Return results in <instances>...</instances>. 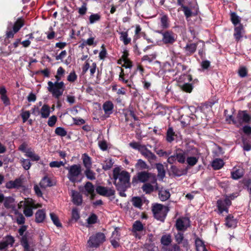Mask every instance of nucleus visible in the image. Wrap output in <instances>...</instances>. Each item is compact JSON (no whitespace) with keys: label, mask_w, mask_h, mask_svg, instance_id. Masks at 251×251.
Segmentation results:
<instances>
[{"label":"nucleus","mask_w":251,"mask_h":251,"mask_svg":"<svg viewBox=\"0 0 251 251\" xmlns=\"http://www.w3.org/2000/svg\"><path fill=\"white\" fill-rule=\"evenodd\" d=\"M113 177L118 190L124 191L129 186L130 175L126 171L116 168L113 170Z\"/></svg>","instance_id":"nucleus-1"},{"label":"nucleus","mask_w":251,"mask_h":251,"mask_svg":"<svg viewBox=\"0 0 251 251\" xmlns=\"http://www.w3.org/2000/svg\"><path fill=\"white\" fill-rule=\"evenodd\" d=\"M226 121L229 123L232 121L234 125L239 127L244 124H251V115L246 110H240L235 119L230 115L226 117Z\"/></svg>","instance_id":"nucleus-2"},{"label":"nucleus","mask_w":251,"mask_h":251,"mask_svg":"<svg viewBox=\"0 0 251 251\" xmlns=\"http://www.w3.org/2000/svg\"><path fill=\"white\" fill-rule=\"evenodd\" d=\"M68 170L67 177L72 183L80 182L82 179V168L80 164H74L66 168Z\"/></svg>","instance_id":"nucleus-3"},{"label":"nucleus","mask_w":251,"mask_h":251,"mask_svg":"<svg viewBox=\"0 0 251 251\" xmlns=\"http://www.w3.org/2000/svg\"><path fill=\"white\" fill-rule=\"evenodd\" d=\"M48 90L52 94L53 97L59 99L62 96L65 89L64 83L63 81H55L48 82Z\"/></svg>","instance_id":"nucleus-4"},{"label":"nucleus","mask_w":251,"mask_h":251,"mask_svg":"<svg viewBox=\"0 0 251 251\" xmlns=\"http://www.w3.org/2000/svg\"><path fill=\"white\" fill-rule=\"evenodd\" d=\"M23 205L24 206V213L27 217H31L33 215V209L42 207L41 204L36 203L34 200L29 198L24 201H21L19 204V207H20Z\"/></svg>","instance_id":"nucleus-5"},{"label":"nucleus","mask_w":251,"mask_h":251,"mask_svg":"<svg viewBox=\"0 0 251 251\" xmlns=\"http://www.w3.org/2000/svg\"><path fill=\"white\" fill-rule=\"evenodd\" d=\"M189 152V149L182 150L177 149L174 155L168 157L167 162L170 164L175 163L177 161L179 163L184 164L186 162L187 156Z\"/></svg>","instance_id":"nucleus-6"},{"label":"nucleus","mask_w":251,"mask_h":251,"mask_svg":"<svg viewBox=\"0 0 251 251\" xmlns=\"http://www.w3.org/2000/svg\"><path fill=\"white\" fill-rule=\"evenodd\" d=\"M152 211L154 217L161 221H163L169 211L167 207L161 204H155L152 207Z\"/></svg>","instance_id":"nucleus-7"},{"label":"nucleus","mask_w":251,"mask_h":251,"mask_svg":"<svg viewBox=\"0 0 251 251\" xmlns=\"http://www.w3.org/2000/svg\"><path fill=\"white\" fill-rule=\"evenodd\" d=\"M105 240V236L103 233L98 232L89 237L87 242L90 248H97Z\"/></svg>","instance_id":"nucleus-8"},{"label":"nucleus","mask_w":251,"mask_h":251,"mask_svg":"<svg viewBox=\"0 0 251 251\" xmlns=\"http://www.w3.org/2000/svg\"><path fill=\"white\" fill-rule=\"evenodd\" d=\"M201 154L199 150L194 147L189 149V152L187 156L186 162L190 166H194L198 162Z\"/></svg>","instance_id":"nucleus-9"},{"label":"nucleus","mask_w":251,"mask_h":251,"mask_svg":"<svg viewBox=\"0 0 251 251\" xmlns=\"http://www.w3.org/2000/svg\"><path fill=\"white\" fill-rule=\"evenodd\" d=\"M96 63L91 59H88L82 67V72L84 74L89 70L90 76L93 77L96 73Z\"/></svg>","instance_id":"nucleus-10"},{"label":"nucleus","mask_w":251,"mask_h":251,"mask_svg":"<svg viewBox=\"0 0 251 251\" xmlns=\"http://www.w3.org/2000/svg\"><path fill=\"white\" fill-rule=\"evenodd\" d=\"M162 36V42L165 44H173L176 40L177 36L171 31L160 32Z\"/></svg>","instance_id":"nucleus-11"},{"label":"nucleus","mask_w":251,"mask_h":251,"mask_svg":"<svg viewBox=\"0 0 251 251\" xmlns=\"http://www.w3.org/2000/svg\"><path fill=\"white\" fill-rule=\"evenodd\" d=\"M190 226L189 219L186 217L178 219L176 223V227L177 230L183 231Z\"/></svg>","instance_id":"nucleus-12"},{"label":"nucleus","mask_w":251,"mask_h":251,"mask_svg":"<svg viewBox=\"0 0 251 251\" xmlns=\"http://www.w3.org/2000/svg\"><path fill=\"white\" fill-rule=\"evenodd\" d=\"M174 238L177 245L181 244L184 248H187L189 246L188 241L184 238L182 231L178 230L176 232H175Z\"/></svg>","instance_id":"nucleus-13"},{"label":"nucleus","mask_w":251,"mask_h":251,"mask_svg":"<svg viewBox=\"0 0 251 251\" xmlns=\"http://www.w3.org/2000/svg\"><path fill=\"white\" fill-rule=\"evenodd\" d=\"M2 202L4 207L7 209H13L15 207V200L13 197H4L3 194L0 193V202Z\"/></svg>","instance_id":"nucleus-14"},{"label":"nucleus","mask_w":251,"mask_h":251,"mask_svg":"<svg viewBox=\"0 0 251 251\" xmlns=\"http://www.w3.org/2000/svg\"><path fill=\"white\" fill-rule=\"evenodd\" d=\"M144 230V226L139 221H136L132 226V232L133 235L138 239H140L142 235L141 232Z\"/></svg>","instance_id":"nucleus-15"},{"label":"nucleus","mask_w":251,"mask_h":251,"mask_svg":"<svg viewBox=\"0 0 251 251\" xmlns=\"http://www.w3.org/2000/svg\"><path fill=\"white\" fill-rule=\"evenodd\" d=\"M139 152L151 163L154 162L156 159L155 155L148 150L145 145H143Z\"/></svg>","instance_id":"nucleus-16"},{"label":"nucleus","mask_w":251,"mask_h":251,"mask_svg":"<svg viewBox=\"0 0 251 251\" xmlns=\"http://www.w3.org/2000/svg\"><path fill=\"white\" fill-rule=\"evenodd\" d=\"M96 190L99 194L103 196L110 197L115 194V191L113 189L101 186H97Z\"/></svg>","instance_id":"nucleus-17"},{"label":"nucleus","mask_w":251,"mask_h":251,"mask_svg":"<svg viewBox=\"0 0 251 251\" xmlns=\"http://www.w3.org/2000/svg\"><path fill=\"white\" fill-rule=\"evenodd\" d=\"M84 194L87 196L90 195L91 200L94 199L96 195L95 193V188L93 184L88 181L87 182L84 186Z\"/></svg>","instance_id":"nucleus-18"},{"label":"nucleus","mask_w":251,"mask_h":251,"mask_svg":"<svg viewBox=\"0 0 251 251\" xmlns=\"http://www.w3.org/2000/svg\"><path fill=\"white\" fill-rule=\"evenodd\" d=\"M142 189L144 192L146 194H150L154 190L158 189V187L156 181H154L151 183H145L142 187Z\"/></svg>","instance_id":"nucleus-19"},{"label":"nucleus","mask_w":251,"mask_h":251,"mask_svg":"<svg viewBox=\"0 0 251 251\" xmlns=\"http://www.w3.org/2000/svg\"><path fill=\"white\" fill-rule=\"evenodd\" d=\"M23 179L18 178L14 180H10L7 182L5 184V187L9 189H19L23 185Z\"/></svg>","instance_id":"nucleus-20"},{"label":"nucleus","mask_w":251,"mask_h":251,"mask_svg":"<svg viewBox=\"0 0 251 251\" xmlns=\"http://www.w3.org/2000/svg\"><path fill=\"white\" fill-rule=\"evenodd\" d=\"M231 204V201L228 199H226L224 200H218L217 201V206L220 213L224 211L227 212L228 206Z\"/></svg>","instance_id":"nucleus-21"},{"label":"nucleus","mask_w":251,"mask_h":251,"mask_svg":"<svg viewBox=\"0 0 251 251\" xmlns=\"http://www.w3.org/2000/svg\"><path fill=\"white\" fill-rule=\"evenodd\" d=\"M71 196L73 203L77 205L81 204L82 202V195L78 192L75 190H72Z\"/></svg>","instance_id":"nucleus-22"},{"label":"nucleus","mask_w":251,"mask_h":251,"mask_svg":"<svg viewBox=\"0 0 251 251\" xmlns=\"http://www.w3.org/2000/svg\"><path fill=\"white\" fill-rule=\"evenodd\" d=\"M120 233L117 229L112 232V236L110 238V242L114 248L119 246Z\"/></svg>","instance_id":"nucleus-23"},{"label":"nucleus","mask_w":251,"mask_h":251,"mask_svg":"<svg viewBox=\"0 0 251 251\" xmlns=\"http://www.w3.org/2000/svg\"><path fill=\"white\" fill-rule=\"evenodd\" d=\"M102 108L104 111L105 115L106 117H108L113 113L114 105L111 101H106L103 104Z\"/></svg>","instance_id":"nucleus-24"},{"label":"nucleus","mask_w":251,"mask_h":251,"mask_svg":"<svg viewBox=\"0 0 251 251\" xmlns=\"http://www.w3.org/2000/svg\"><path fill=\"white\" fill-rule=\"evenodd\" d=\"M244 170L242 168L234 167L231 172L232 178L234 179H238L242 177L244 175Z\"/></svg>","instance_id":"nucleus-25"},{"label":"nucleus","mask_w":251,"mask_h":251,"mask_svg":"<svg viewBox=\"0 0 251 251\" xmlns=\"http://www.w3.org/2000/svg\"><path fill=\"white\" fill-rule=\"evenodd\" d=\"M244 30L243 27L241 25L237 26L234 28V37L236 40L238 42L243 37Z\"/></svg>","instance_id":"nucleus-26"},{"label":"nucleus","mask_w":251,"mask_h":251,"mask_svg":"<svg viewBox=\"0 0 251 251\" xmlns=\"http://www.w3.org/2000/svg\"><path fill=\"white\" fill-rule=\"evenodd\" d=\"M7 91L4 86L0 87V99L3 101L4 104L6 106L10 104V101L6 96Z\"/></svg>","instance_id":"nucleus-27"},{"label":"nucleus","mask_w":251,"mask_h":251,"mask_svg":"<svg viewBox=\"0 0 251 251\" xmlns=\"http://www.w3.org/2000/svg\"><path fill=\"white\" fill-rule=\"evenodd\" d=\"M159 191L158 195L160 200L162 201L167 200L170 197V194L168 190H165L163 188L157 189Z\"/></svg>","instance_id":"nucleus-28"},{"label":"nucleus","mask_w":251,"mask_h":251,"mask_svg":"<svg viewBox=\"0 0 251 251\" xmlns=\"http://www.w3.org/2000/svg\"><path fill=\"white\" fill-rule=\"evenodd\" d=\"M35 221L37 223H42L45 219L46 213L45 211L43 210H38L35 214Z\"/></svg>","instance_id":"nucleus-29"},{"label":"nucleus","mask_w":251,"mask_h":251,"mask_svg":"<svg viewBox=\"0 0 251 251\" xmlns=\"http://www.w3.org/2000/svg\"><path fill=\"white\" fill-rule=\"evenodd\" d=\"M119 33L120 35V40L123 42L125 45H127L130 43L131 39L128 37L127 31H121Z\"/></svg>","instance_id":"nucleus-30"},{"label":"nucleus","mask_w":251,"mask_h":251,"mask_svg":"<svg viewBox=\"0 0 251 251\" xmlns=\"http://www.w3.org/2000/svg\"><path fill=\"white\" fill-rule=\"evenodd\" d=\"M237 223V220L231 215H229L226 218L225 225L228 227H236Z\"/></svg>","instance_id":"nucleus-31"},{"label":"nucleus","mask_w":251,"mask_h":251,"mask_svg":"<svg viewBox=\"0 0 251 251\" xmlns=\"http://www.w3.org/2000/svg\"><path fill=\"white\" fill-rule=\"evenodd\" d=\"M83 164L86 169L92 168V163L91 158L87 154L84 153L82 156Z\"/></svg>","instance_id":"nucleus-32"},{"label":"nucleus","mask_w":251,"mask_h":251,"mask_svg":"<svg viewBox=\"0 0 251 251\" xmlns=\"http://www.w3.org/2000/svg\"><path fill=\"white\" fill-rule=\"evenodd\" d=\"M197 44L191 43L187 44L184 47V50L186 54L191 55L193 54L196 50Z\"/></svg>","instance_id":"nucleus-33"},{"label":"nucleus","mask_w":251,"mask_h":251,"mask_svg":"<svg viewBox=\"0 0 251 251\" xmlns=\"http://www.w3.org/2000/svg\"><path fill=\"white\" fill-rule=\"evenodd\" d=\"M172 242V237L169 234L163 235L161 238V243L163 247H168Z\"/></svg>","instance_id":"nucleus-34"},{"label":"nucleus","mask_w":251,"mask_h":251,"mask_svg":"<svg viewBox=\"0 0 251 251\" xmlns=\"http://www.w3.org/2000/svg\"><path fill=\"white\" fill-rule=\"evenodd\" d=\"M39 113L43 118H48L50 114V107L47 104H44L42 107Z\"/></svg>","instance_id":"nucleus-35"},{"label":"nucleus","mask_w":251,"mask_h":251,"mask_svg":"<svg viewBox=\"0 0 251 251\" xmlns=\"http://www.w3.org/2000/svg\"><path fill=\"white\" fill-rule=\"evenodd\" d=\"M25 155L26 157L30 158L31 160L33 161H39L40 159V156L38 154H36L31 148H29V150L26 152Z\"/></svg>","instance_id":"nucleus-36"},{"label":"nucleus","mask_w":251,"mask_h":251,"mask_svg":"<svg viewBox=\"0 0 251 251\" xmlns=\"http://www.w3.org/2000/svg\"><path fill=\"white\" fill-rule=\"evenodd\" d=\"M156 166L158 172L157 176L160 179H162L165 176L164 166L161 163H158L156 164Z\"/></svg>","instance_id":"nucleus-37"},{"label":"nucleus","mask_w":251,"mask_h":251,"mask_svg":"<svg viewBox=\"0 0 251 251\" xmlns=\"http://www.w3.org/2000/svg\"><path fill=\"white\" fill-rule=\"evenodd\" d=\"M131 202L134 207L140 209L143 203L142 199L139 197H133L131 199Z\"/></svg>","instance_id":"nucleus-38"},{"label":"nucleus","mask_w":251,"mask_h":251,"mask_svg":"<svg viewBox=\"0 0 251 251\" xmlns=\"http://www.w3.org/2000/svg\"><path fill=\"white\" fill-rule=\"evenodd\" d=\"M224 163L221 159H215L212 163V166L214 170H219L224 166Z\"/></svg>","instance_id":"nucleus-39"},{"label":"nucleus","mask_w":251,"mask_h":251,"mask_svg":"<svg viewBox=\"0 0 251 251\" xmlns=\"http://www.w3.org/2000/svg\"><path fill=\"white\" fill-rule=\"evenodd\" d=\"M195 245L197 251H207L203 242L200 239H196Z\"/></svg>","instance_id":"nucleus-40"},{"label":"nucleus","mask_w":251,"mask_h":251,"mask_svg":"<svg viewBox=\"0 0 251 251\" xmlns=\"http://www.w3.org/2000/svg\"><path fill=\"white\" fill-rule=\"evenodd\" d=\"M175 133L172 127H169L167 131L166 140L168 142H172L174 140Z\"/></svg>","instance_id":"nucleus-41"},{"label":"nucleus","mask_w":251,"mask_h":251,"mask_svg":"<svg viewBox=\"0 0 251 251\" xmlns=\"http://www.w3.org/2000/svg\"><path fill=\"white\" fill-rule=\"evenodd\" d=\"M84 173L88 179L93 180L96 179V173L91 170V168L86 169Z\"/></svg>","instance_id":"nucleus-42"},{"label":"nucleus","mask_w":251,"mask_h":251,"mask_svg":"<svg viewBox=\"0 0 251 251\" xmlns=\"http://www.w3.org/2000/svg\"><path fill=\"white\" fill-rule=\"evenodd\" d=\"M114 162L111 158L106 159L102 163V169L104 170H108L112 168Z\"/></svg>","instance_id":"nucleus-43"},{"label":"nucleus","mask_w":251,"mask_h":251,"mask_svg":"<svg viewBox=\"0 0 251 251\" xmlns=\"http://www.w3.org/2000/svg\"><path fill=\"white\" fill-rule=\"evenodd\" d=\"M161 25L163 28H167L169 27L168 17L166 15H161L160 18Z\"/></svg>","instance_id":"nucleus-44"},{"label":"nucleus","mask_w":251,"mask_h":251,"mask_svg":"<svg viewBox=\"0 0 251 251\" xmlns=\"http://www.w3.org/2000/svg\"><path fill=\"white\" fill-rule=\"evenodd\" d=\"M50 215L52 222L56 226L61 227L62 226L58 216L55 213L51 212L50 213Z\"/></svg>","instance_id":"nucleus-45"},{"label":"nucleus","mask_w":251,"mask_h":251,"mask_svg":"<svg viewBox=\"0 0 251 251\" xmlns=\"http://www.w3.org/2000/svg\"><path fill=\"white\" fill-rule=\"evenodd\" d=\"M40 185L41 187L45 188L47 187L50 186L51 185V181L48 177H44L40 181Z\"/></svg>","instance_id":"nucleus-46"},{"label":"nucleus","mask_w":251,"mask_h":251,"mask_svg":"<svg viewBox=\"0 0 251 251\" xmlns=\"http://www.w3.org/2000/svg\"><path fill=\"white\" fill-rule=\"evenodd\" d=\"M136 169L138 170L147 169L148 166L146 163L142 159H139L135 165Z\"/></svg>","instance_id":"nucleus-47"},{"label":"nucleus","mask_w":251,"mask_h":251,"mask_svg":"<svg viewBox=\"0 0 251 251\" xmlns=\"http://www.w3.org/2000/svg\"><path fill=\"white\" fill-rule=\"evenodd\" d=\"M122 61L124 62L123 64H122L123 67H125L126 68H129L131 67V62L127 58V57L125 55H124L123 56V60H120L118 62V63L119 64H122Z\"/></svg>","instance_id":"nucleus-48"},{"label":"nucleus","mask_w":251,"mask_h":251,"mask_svg":"<svg viewBox=\"0 0 251 251\" xmlns=\"http://www.w3.org/2000/svg\"><path fill=\"white\" fill-rule=\"evenodd\" d=\"M149 177V174L145 172H141L138 175V179L142 182H145L147 181Z\"/></svg>","instance_id":"nucleus-49"},{"label":"nucleus","mask_w":251,"mask_h":251,"mask_svg":"<svg viewBox=\"0 0 251 251\" xmlns=\"http://www.w3.org/2000/svg\"><path fill=\"white\" fill-rule=\"evenodd\" d=\"M12 26V24L11 23H10L8 24V26H7V30L6 31V37L7 38H13L14 36V35L17 33V32L15 31V30L13 29V30H11V27Z\"/></svg>","instance_id":"nucleus-50"},{"label":"nucleus","mask_w":251,"mask_h":251,"mask_svg":"<svg viewBox=\"0 0 251 251\" xmlns=\"http://www.w3.org/2000/svg\"><path fill=\"white\" fill-rule=\"evenodd\" d=\"M24 23L21 19H19L13 26V28L16 32H18L20 29L23 26Z\"/></svg>","instance_id":"nucleus-51"},{"label":"nucleus","mask_w":251,"mask_h":251,"mask_svg":"<svg viewBox=\"0 0 251 251\" xmlns=\"http://www.w3.org/2000/svg\"><path fill=\"white\" fill-rule=\"evenodd\" d=\"M20 161L22 166L25 170H28L30 169L31 163L29 160L22 158Z\"/></svg>","instance_id":"nucleus-52"},{"label":"nucleus","mask_w":251,"mask_h":251,"mask_svg":"<svg viewBox=\"0 0 251 251\" xmlns=\"http://www.w3.org/2000/svg\"><path fill=\"white\" fill-rule=\"evenodd\" d=\"M181 89L186 92L190 93L193 89L192 85L188 83H185L184 84L180 85Z\"/></svg>","instance_id":"nucleus-53"},{"label":"nucleus","mask_w":251,"mask_h":251,"mask_svg":"<svg viewBox=\"0 0 251 251\" xmlns=\"http://www.w3.org/2000/svg\"><path fill=\"white\" fill-rule=\"evenodd\" d=\"M156 54L155 53H152L150 55H144L142 58V61H146L149 62H151L153 60L155 59Z\"/></svg>","instance_id":"nucleus-54"},{"label":"nucleus","mask_w":251,"mask_h":251,"mask_svg":"<svg viewBox=\"0 0 251 251\" xmlns=\"http://www.w3.org/2000/svg\"><path fill=\"white\" fill-rule=\"evenodd\" d=\"M163 249L165 251H180V247L176 244H174L170 247H163Z\"/></svg>","instance_id":"nucleus-55"},{"label":"nucleus","mask_w":251,"mask_h":251,"mask_svg":"<svg viewBox=\"0 0 251 251\" xmlns=\"http://www.w3.org/2000/svg\"><path fill=\"white\" fill-rule=\"evenodd\" d=\"M55 133L61 137H64L67 135V131L61 127H57L55 130Z\"/></svg>","instance_id":"nucleus-56"},{"label":"nucleus","mask_w":251,"mask_h":251,"mask_svg":"<svg viewBox=\"0 0 251 251\" xmlns=\"http://www.w3.org/2000/svg\"><path fill=\"white\" fill-rule=\"evenodd\" d=\"M231 20L232 23L234 25H236L239 23L240 20L239 17L235 13H231Z\"/></svg>","instance_id":"nucleus-57"},{"label":"nucleus","mask_w":251,"mask_h":251,"mask_svg":"<svg viewBox=\"0 0 251 251\" xmlns=\"http://www.w3.org/2000/svg\"><path fill=\"white\" fill-rule=\"evenodd\" d=\"M65 165V163L63 161H54L50 162V166L51 168H59L62 166H64Z\"/></svg>","instance_id":"nucleus-58"},{"label":"nucleus","mask_w":251,"mask_h":251,"mask_svg":"<svg viewBox=\"0 0 251 251\" xmlns=\"http://www.w3.org/2000/svg\"><path fill=\"white\" fill-rule=\"evenodd\" d=\"M100 19V16L98 14H92L89 17L90 23L92 24Z\"/></svg>","instance_id":"nucleus-59"},{"label":"nucleus","mask_w":251,"mask_h":251,"mask_svg":"<svg viewBox=\"0 0 251 251\" xmlns=\"http://www.w3.org/2000/svg\"><path fill=\"white\" fill-rule=\"evenodd\" d=\"M83 45H88V46H92V45H96V43H95V38L93 37H91L89 38L86 40H85L83 42Z\"/></svg>","instance_id":"nucleus-60"},{"label":"nucleus","mask_w":251,"mask_h":251,"mask_svg":"<svg viewBox=\"0 0 251 251\" xmlns=\"http://www.w3.org/2000/svg\"><path fill=\"white\" fill-rule=\"evenodd\" d=\"M3 240L8 246H12L14 242V238L10 235L6 236Z\"/></svg>","instance_id":"nucleus-61"},{"label":"nucleus","mask_w":251,"mask_h":251,"mask_svg":"<svg viewBox=\"0 0 251 251\" xmlns=\"http://www.w3.org/2000/svg\"><path fill=\"white\" fill-rule=\"evenodd\" d=\"M186 69V67L181 64V63H177L176 67V74H178L179 73H181L183 72V71L185 70Z\"/></svg>","instance_id":"nucleus-62"},{"label":"nucleus","mask_w":251,"mask_h":251,"mask_svg":"<svg viewBox=\"0 0 251 251\" xmlns=\"http://www.w3.org/2000/svg\"><path fill=\"white\" fill-rule=\"evenodd\" d=\"M97 216L95 214H92L87 219V221L88 224H94L97 222Z\"/></svg>","instance_id":"nucleus-63"},{"label":"nucleus","mask_w":251,"mask_h":251,"mask_svg":"<svg viewBox=\"0 0 251 251\" xmlns=\"http://www.w3.org/2000/svg\"><path fill=\"white\" fill-rule=\"evenodd\" d=\"M98 145L100 148L103 151H106L107 149V144L105 140L99 141Z\"/></svg>","instance_id":"nucleus-64"}]
</instances>
